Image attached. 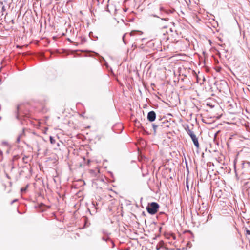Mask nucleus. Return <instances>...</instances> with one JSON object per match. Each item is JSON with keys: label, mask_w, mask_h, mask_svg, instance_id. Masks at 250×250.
Returning <instances> with one entry per match:
<instances>
[{"label": "nucleus", "mask_w": 250, "mask_h": 250, "mask_svg": "<svg viewBox=\"0 0 250 250\" xmlns=\"http://www.w3.org/2000/svg\"><path fill=\"white\" fill-rule=\"evenodd\" d=\"M159 208V205L156 202H152L148 204L146 207L147 212L150 214H155L158 211Z\"/></svg>", "instance_id": "1"}, {"label": "nucleus", "mask_w": 250, "mask_h": 250, "mask_svg": "<svg viewBox=\"0 0 250 250\" xmlns=\"http://www.w3.org/2000/svg\"><path fill=\"white\" fill-rule=\"evenodd\" d=\"M188 134H189V136H190V137L191 138L192 140L194 145L196 146V147L197 148H199L200 145H199V143L198 142L197 137L196 136V135L194 134V133L192 131H189Z\"/></svg>", "instance_id": "2"}, {"label": "nucleus", "mask_w": 250, "mask_h": 250, "mask_svg": "<svg viewBox=\"0 0 250 250\" xmlns=\"http://www.w3.org/2000/svg\"><path fill=\"white\" fill-rule=\"evenodd\" d=\"M156 118V114L155 113L152 111L149 112L147 115V119L150 122H153L155 120Z\"/></svg>", "instance_id": "3"}, {"label": "nucleus", "mask_w": 250, "mask_h": 250, "mask_svg": "<svg viewBox=\"0 0 250 250\" xmlns=\"http://www.w3.org/2000/svg\"><path fill=\"white\" fill-rule=\"evenodd\" d=\"M5 7L3 3L1 1H0V14L3 15V13Z\"/></svg>", "instance_id": "4"}, {"label": "nucleus", "mask_w": 250, "mask_h": 250, "mask_svg": "<svg viewBox=\"0 0 250 250\" xmlns=\"http://www.w3.org/2000/svg\"><path fill=\"white\" fill-rule=\"evenodd\" d=\"M109 193H108V195L110 197H113L114 195H115L116 193L113 191L111 189L109 190Z\"/></svg>", "instance_id": "5"}, {"label": "nucleus", "mask_w": 250, "mask_h": 250, "mask_svg": "<svg viewBox=\"0 0 250 250\" xmlns=\"http://www.w3.org/2000/svg\"><path fill=\"white\" fill-rule=\"evenodd\" d=\"M50 141L51 144H54L55 143V140H54L52 136L50 137Z\"/></svg>", "instance_id": "6"}, {"label": "nucleus", "mask_w": 250, "mask_h": 250, "mask_svg": "<svg viewBox=\"0 0 250 250\" xmlns=\"http://www.w3.org/2000/svg\"><path fill=\"white\" fill-rule=\"evenodd\" d=\"M157 125H153V129H154V131L155 132L156 131V130L157 129Z\"/></svg>", "instance_id": "7"}, {"label": "nucleus", "mask_w": 250, "mask_h": 250, "mask_svg": "<svg viewBox=\"0 0 250 250\" xmlns=\"http://www.w3.org/2000/svg\"><path fill=\"white\" fill-rule=\"evenodd\" d=\"M246 234H247V235H250V230H246Z\"/></svg>", "instance_id": "8"}, {"label": "nucleus", "mask_w": 250, "mask_h": 250, "mask_svg": "<svg viewBox=\"0 0 250 250\" xmlns=\"http://www.w3.org/2000/svg\"><path fill=\"white\" fill-rule=\"evenodd\" d=\"M28 157H26V156H25V157H23V160L24 161L26 159H27Z\"/></svg>", "instance_id": "9"}, {"label": "nucleus", "mask_w": 250, "mask_h": 250, "mask_svg": "<svg viewBox=\"0 0 250 250\" xmlns=\"http://www.w3.org/2000/svg\"><path fill=\"white\" fill-rule=\"evenodd\" d=\"M15 201H16V200H14V201H13L12 203H13V202H14Z\"/></svg>", "instance_id": "10"}]
</instances>
